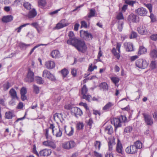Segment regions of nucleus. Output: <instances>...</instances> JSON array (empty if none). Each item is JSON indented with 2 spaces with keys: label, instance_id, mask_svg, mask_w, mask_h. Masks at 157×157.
<instances>
[{
  "label": "nucleus",
  "instance_id": "nucleus-53",
  "mask_svg": "<svg viewBox=\"0 0 157 157\" xmlns=\"http://www.w3.org/2000/svg\"><path fill=\"white\" fill-rule=\"evenodd\" d=\"M95 146L96 149L99 150L101 146V143L99 141H96L95 143Z\"/></svg>",
  "mask_w": 157,
  "mask_h": 157
},
{
  "label": "nucleus",
  "instance_id": "nucleus-7",
  "mask_svg": "<svg viewBox=\"0 0 157 157\" xmlns=\"http://www.w3.org/2000/svg\"><path fill=\"white\" fill-rule=\"evenodd\" d=\"M121 44L120 43H117L116 47V49L118 51V52L116 51V50L115 48H113L112 50V52L115 56L117 59H119L120 57L119 53L120 52V48L121 47Z\"/></svg>",
  "mask_w": 157,
  "mask_h": 157
},
{
  "label": "nucleus",
  "instance_id": "nucleus-54",
  "mask_svg": "<svg viewBox=\"0 0 157 157\" xmlns=\"http://www.w3.org/2000/svg\"><path fill=\"white\" fill-rule=\"evenodd\" d=\"M45 136L47 139H51V137L49 135V129L48 128H46L45 129Z\"/></svg>",
  "mask_w": 157,
  "mask_h": 157
},
{
  "label": "nucleus",
  "instance_id": "nucleus-12",
  "mask_svg": "<svg viewBox=\"0 0 157 157\" xmlns=\"http://www.w3.org/2000/svg\"><path fill=\"white\" fill-rule=\"evenodd\" d=\"M111 123L113 124L115 129H116L117 128L121 126L122 121L119 118H114L111 120Z\"/></svg>",
  "mask_w": 157,
  "mask_h": 157
},
{
  "label": "nucleus",
  "instance_id": "nucleus-16",
  "mask_svg": "<svg viewBox=\"0 0 157 157\" xmlns=\"http://www.w3.org/2000/svg\"><path fill=\"white\" fill-rule=\"evenodd\" d=\"M128 21L129 22H137L139 21L138 17L136 15L134 14H131L128 17Z\"/></svg>",
  "mask_w": 157,
  "mask_h": 157
},
{
  "label": "nucleus",
  "instance_id": "nucleus-20",
  "mask_svg": "<svg viewBox=\"0 0 157 157\" xmlns=\"http://www.w3.org/2000/svg\"><path fill=\"white\" fill-rule=\"evenodd\" d=\"M21 94V99L22 101H24L26 99L27 97L25 95V94L27 93V90L26 88L25 87H22L20 91Z\"/></svg>",
  "mask_w": 157,
  "mask_h": 157
},
{
  "label": "nucleus",
  "instance_id": "nucleus-41",
  "mask_svg": "<svg viewBox=\"0 0 157 157\" xmlns=\"http://www.w3.org/2000/svg\"><path fill=\"white\" fill-rule=\"evenodd\" d=\"M67 25L66 21H65L64 20H62L59 23V29L62 28Z\"/></svg>",
  "mask_w": 157,
  "mask_h": 157
},
{
  "label": "nucleus",
  "instance_id": "nucleus-8",
  "mask_svg": "<svg viewBox=\"0 0 157 157\" xmlns=\"http://www.w3.org/2000/svg\"><path fill=\"white\" fill-rule=\"evenodd\" d=\"M29 25H31L36 28V29H37L38 27H39V25L37 22H34L31 24L29 23H27L21 25L20 26L16 29L15 30H17V32L19 33L21 31V29L22 28Z\"/></svg>",
  "mask_w": 157,
  "mask_h": 157
},
{
  "label": "nucleus",
  "instance_id": "nucleus-59",
  "mask_svg": "<svg viewBox=\"0 0 157 157\" xmlns=\"http://www.w3.org/2000/svg\"><path fill=\"white\" fill-rule=\"evenodd\" d=\"M105 157H113V156L112 152H109L106 153Z\"/></svg>",
  "mask_w": 157,
  "mask_h": 157
},
{
  "label": "nucleus",
  "instance_id": "nucleus-45",
  "mask_svg": "<svg viewBox=\"0 0 157 157\" xmlns=\"http://www.w3.org/2000/svg\"><path fill=\"white\" fill-rule=\"evenodd\" d=\"M4 90H8L11 86V85L8 82H7L3 86Z\"/></svg>",
  "mask_w": 157,
  "mask_h": 157
},
{
  "label": "nucleus",
  "instance_id": "nucleus-44",
  "mask_svg": "<svg viewBox=\"0 0 157 157\" xmlns=\"http://www.w3.org/2000/svg\"><path fill=\"white\" fill-rule=\"evenodd\" d=\"M50 128L52 129V132L54 135L56 137L59 136V133L57 132H55V130L54 129V126L53 124H51Z\"/></svg>",
  "mask_w": 157,
  "mask_h": 157
},
{
  "label": "nucleus",
  "instance_id": "nucleus-30",
  "mask_svg": "<svg viewBox=\"0 0 157 157\" xmlns=\"http://www.w3.org/2000/svg\"><path fill=\"white\" fill-rule=\"evenodd\" d=\"M51 56L53 58H58L59 55V51L58 50H55L52 51L51 53Z\"/></svg>",
  "mask_w": 157,
  "mask_h": 157
},
{
  "label": "nucleus",
  "instance_id": "nucleus-40",
  "mask_svg": "<svg viewBox=\"0 0 157 157\" xmlns=\"http://www.w3.org/2000/svg\"><path fill=\"white\" fill-rule=\"evenodd\" d=\"M23 6L27 10H30L31 9V4L28 2H25Z\"/></svg>",
  "mask_w": 157,
  "mask_h": 157
},
{
  "label": "nucleus",
  "instance_id": "nucleus-64",
  "mask_svg": "<svg viewBox=\"0 0 157 157\" xmlns=\"http://www.w3.org/2000/svg\"><path fill=\"white\" fill-rule=\"evenodd\" d=\"M94 155L96 157H103V155L99 153L96 151H94Z\"/></svg>",
  "mask_w": 157,
  "mask_h": 157
},
{
  "label": "nucleus",
  "instance_id": "nucleus-62",
  "mask_svg": "<svg viewBox=\"0 0 157 157\" xmlns=\"http://www.w3.org/2000/svg\"><path fill=\"white\" fill-rule=\"evenodd\" d=\"M150 17L151 20V21L152 22H154L156 21V18L155 17L154 15L151 13Z\"/></svg>",
  "mask_w": 157,
  "mask_h": 157
},
{
  "label": "nucleus",
  "instance_id": "nucleus-37",
  "mask_svg": "<svg viewBox=\"0 0 157 157\" xmlns=\"http://www.w3.org/2000/svg\"><path fill=\"white\" fill-rule=\"evenodd\" d=\"M48 44H37V45L35 46L33 48L32 50H31L30 52L29 55H31L32 53L34 52L35 49L38 48V47L41 46H46L48 45Z\"/></svg>",
  "mask_w": 157,
  "mask_h": 157
},
{
  "label": "nucleus",
  "instance_id": "nucleus-43",
  "mask_svg": "<svg viewBox=\"0 0 157 157\" xmlns=\"http://www.w3.org/2000/svg\"><path fill=\"white\" fill-rule=\"evenodd\" d=\"M132 130V128L130 126L126 127L124 129V132L125 133H130Z\"/></svg>",
  "mask_w": 157,
  "mask_h": 157
},
{
  "label": "nucleus",
  "instance_id": "nucleus-5",
  "mask_svg": "<svg viewBox=\"0 0 157 157\" xmlns=\"http://www.w3.org/2000/svg\"><path fill=\"white\" fill-rule=\"evenodd\" d=\"M75 145V143L73 141H70L63 143L62 146L63 148L66 149H69L74 147Z\"/></svg>",
  "mask_w": 157,
  "mask_h": 157
},
{
  "label": "nucleus",
  "instance_id": "nucleus-31",
  "mask_svg": "<svg viewBox=\"0 0 157 157\" xmlns=\"http://www.w3.org/2000/svg\"><path fill=\"white\" fill-rule=\"evenodd\" d=\"M105 131L109 134H111L113 132V128L111 125H109L105 127Z\"/></svg>",
  "mask_w": 157,
  "mask_h": 157
},
{
  "label": "nucleus",
  "instance_id": "nucleus-14",
  "mask_svg": "<svg viewBox=\"0 0 157 157\" xmlns=\"http://www.w3.org/2000/svg\"><path fill=\"white\" fill-rule=\"evenodd\" d=\"M126 152L128 154H134L136 153L137 150L135 145H131L130 147H127L125 149Z\"/></svg>",
  "mask_w": 157,
  "mask_h": 157
},
{
  "label": "nucleus",
  "instance_id": "nucleus-52",
  "mask_svg": "<svg viewBox=\"0 0 157 157\" xmlns=\"http://www.w3.org/2000/svg\"><path fill=\"white\" fill-rule=\"evenodd\" d=\"M33 152L35 154H36L37 156H39V154L37 151L36 150V147L35 144L33 145Z\"/></svg>",
  "mask_w": 157,
  "mask_h": 157
},
{
  "label": "nucleus",
  "instance_id": "nucleus-58",
  "mask_svg": "<svg viewBox=\"0 0 157 157\" xmlns=\"http://www.w3.org/2000/svg\"><path fill=\"white\" fill-rule=\"evenodd\" d=\"M145 6L147 8H148L150 12L151 13L152 11V6L151 4H145Z\"/></svg>",
  "mask_w": 157,
  "mask_h": 157
},
{
  "label": "nucleus",
  "instance_id": "nucleus-2",
  "mask_svg": "<svg viewBox=\"0 0 157 157\" xmlns=\"http://www.w3.org/2000/svg\"><path fill=\"white\" fill-rule=\"evenodd\" d=\"M148 64V62L146 60L143 59H139L136 62V66L141 69H145L146 68Z\"/></svg>",
  "mask_w": 157,
  "mask_h": 157
},
{
  "label": "nucleus",
  "instance_id": "nucleus-22",
  "mask_svg": "<svg viewBox=\"0 0 157 157\" xmlns=\"http://www.w3.org/2000/svg\"><path fill=\"white\" fill-rule=\"evenodd\" d=\"M43 144L46 146H48L53 148H55L56 147V145L54 143L50 140L44 142Z\"/></svg>",
  "mask_w": 157,
  "mask_h": 157
},
{
  "label": "nucleus",
  "instance_id": "nucleus-29",
  "mask_svg": "<svg viewBox=\"0 0 157 157\" xmlns=\"http://www.w3.org/2000/svg\"><path fill=\"white\" fill-rule=\"evenodd\" d=\"M114 105L113 103L109 102L103 107V110L105 111H108L110 108L113 106Z\"/></svg>",
  "mask_w": 157,
  "mask_h": 157
},
{
  "label": "nucleus",
  "instance_id": "nucleus-39",
  "mask_svg": "<svg viewBox=\"0 0 157 157\" xmlns=\"http://www.w3.org/2000/svg\"><path fill=\"white\" fill-rule=\"evenodd\" d=\"M95 13V10L94 9H91L90 10V13L88 14V17L90 18L94 16Z\"/></svg>",
  "mask_w": 157,
  "mask_h": 157
},
{
  "label": "nucleus",
  "instance_id": "nucleus-3",
  "mask_svg": "<svg viewBox=\"0 0 157 157\" xmlns=\"http://www.w3.org/2000/svg\"><path fill=\"white\" fill-rule=\"evenodd\" d=\"M80 33L81 37L83 39L86 40H90L93 38L91 34L88 33L87 31L82 30L80 31Z\"/></svg>",
  "mask_w": 157,
  "mask_h": 157
},
{
  "label": "nucleus",
  "instance_id": "nucleus-36",
  "mask_svg": "<svg viewBox=\"0 0 157 157\" xmlns=\"http://www.w3.org/2000/svg\"><path fill=\"white\" fill-rule=\"evenodd\" d=\"M151 56L154 58L157 57V50L156 49H153L151 52Z\"/></svg>",
  "mask_w": 157,
  "mask_h": 157
},
{
  "label": "nucleus",
  "instance_id": "nucleus-13",
  "mask_svg": "<svg viewBox=\"0 0 157 157\" xmlns=\"http://www.w3.org/2000/svg\"><path fill=\"white\" fill-rule=\"evenodd\" d=\"M135 12L138 15L141 16H145L147 12V10L143 7L138 8L136 10Z\"/></svg>",
  "mask_w": 157,
  "mask_h": 157
},
{
  "label": "nucleus",
  "instance_id": "nucleus-10",
  "mask_svg": "<svg viewBox=\"0 0 157 157\" xmlns=\"http://www.w3.org/2000/svg\"><path fill=\"white\" fill-rule=\"evenodd\" d=\"M34 73L31 71L30 69H28L27 78L25 80L26 82H32L34 80Z\"/></svg>",
  "mask_w": 157,
  "mask_h": 157
},
{
  "label": "nucleus",
  "instance_id": "nucleus-24",
  "mask_svg": "<svg viewBox=\"0 0 157 157\" xmlns=\"http://www.w3.org/2000/svg\"><path fill=\"white\" fill-rule=\"evenodd\" d=\"M137 30L139 33L141 34H146L147 33L146 28L143 26H140L137 28Z\"/></svg>",
  "mask_w": 157,
  "mask_h": 157
},
{
  "label": "nucleus",
  "instance_id": "nucleus-55",
  "mask_svg": "<svg viewBox=\"0 0 157 157\" xmlns=\"http://www.w3.org/2000/svg\"><path fill=\"white\" fill-rule=\"evenodd\" d=\"M119 119H120L121 121H122V123L123 122H125L127 121V118L126 117L124 116L121 115L119 118Z\"/></svg>",
  "mask_w": 157,
  "mask_h": 157
},
{
  "label": "nucleus",
  "instance_id": "nucleus-47",
  "mask_svg": "<svg viewBox=\"0 0 157 157\" xmlns=\"http://www.w3.org/2000/svg\"><path fill=\"white\" fill-rule=\"evenodd\" d=\"M111 80L115 84V85H116V84L119 82L120 79L118 77H112L111 78Z\"/></svg>",
  "mask_w": 157,
  "mask_h": 157
},
{
  "label": "nucleus",
  "instance_id": "nucleus-33",
  "mask_svg": "<svg viewBox=\"0 0 157 157\" xmlns=\"http://www.w3.org/2000/svg\"><path fill=\"white\" fill-rule=\"evenodd\" d=\"M133 145H135V147L137 150L138 149H140L142 147V144L139 141H137L134 142Z\"/></svg>",
  "mask_w": 157,
  "mask_h": 157
},
{
  "label": "nucleus",
  "instance_id": "nucleus-48",
  "mask_svg": "<svg viewBox=\"0 0 157 157\" xmlns=\"http://www.w3.org/2000/svg\"><path fill=\"white\" fill-rule=\"evenodd\" d=\"M36 80L37 82L39 84H42L43 83L44 81L42 78L41 77H38L36 78Z\"/></svg>",
  "mask_w": 157,
  "mask_h": 157
},
{
  "label": "nucleus",
  "instance_id": "nucleus-50",
  "mask_svg": "<svg viewBox=\"0 0 157 157\" xmlns=\"http://www.w3.org/2000/svg\"><path fill=\"white\" fill-rule=\"evenodd\" d=\"M137 36V34L136 32L132 31L130 36V39L134 38H136Z\"/></svg>",
  "mask_w": 157,
  "mask_h": 157
},
{
  "label": "nucleus",
  "instance_id": "nucleus-56",
  "mask_svg": "<svg viewBox=\"0 0 157 157\" xmlns=\"http://www.w3.org/2000/svg\"><path fill=\"white\" fill-rule=\"evenodd\" d=\"M72 75L73 77H76L77 75V71L75 68H74L71 69V72Z\"/></svg>",
  "mask_w": 157,
  "mask_h": 157
},
{
  "label": "nucleus",
  "instance_id": "nucleus-6",
  "mask_svg": "<svg viewBox=\"0 0 157 157\" xmlns=\"http://www.w3.org/2000/svg\"><path fill=\"white\" fill-rule=\"evenodd\" d=\"M42 76L43 77L48 78L52 81H54L55 80V78L53 75L47 70L43 71Z\"/></svg>",
  "mask_w": 157,
  "mask_h": 157
},
{
  "label": "nucleus",
  "instance_id": "nucleus-32",
  "mask_svg": "<svg viewBox=\"0 0 157 157\" xmlns=\"http://www.w3.org/2000/svg\"><path fill=\"white\" fill-rule=\"evenodd\" d=\"M100 87L101 89L103 90H107L108 89V87L107 84L105 82H103L100 84Z\"/></svg>",
  "mask_w": 157,
  "mask_h": 157
},
{
  "label": "nucleus",
  "instance_id": "nucleus-27",
  "mask_svg": "<svg viewBox=\"0 0 157 157\" xmlns=\"http://www.w3.org/2000/svg\"><path fill=\"white\" fill-rule=\"evenodd\" d=\"M37 15V12L34 9L30 11L28 14V17L29 18H32L35 17Z\"/></svg>",
  "mask_w": 157,
  "mask_h": 157
},
{
  "label": "nucleus",
  "instance_id": "nucleus-35",
  "mask_svg": "<svg viewBox=\"0 0 157 157\" xmlns=\"http://www.w3.org/2000/svg\"><path fill=\"white\" fill-rule=\"evenodd\" d=\"M32 45V44H26L23 43H20L19 44V47L23 49H25L26 48Z\"/></svg>",
  "mask_w": 157,
  "mask_h": 157
},
{
  "label": "nucleus",
  "instance_id": "nucleus-46",
  "mask_svg": "<svg viewBox=\"0 0 157 157\" xmlns=\"http://www.w3.org/2000/svg\"><path fill=\"white\" fill-rule=\"evenodd\" d=\"M33 89L34 92L36 94H38L40 92V89L39 87L37 86L34 85L33 86Z\"/></svg>",
  "mask_w": 157,
  "mask_h": 157
},
{
  "label": "nucleus",
  "instance_id": "nucleus-63",
  "mask_svg": "<svg viewBox=\"0 0 157 157\" xmlns=\"http://www.w3.org/2000/svg\"><path fill=\"white\" fill-rule=\"evenodd\" d=\"M81 27L86 28L87 25L86 22L84 21H82L81 22Z\"/></svg>",
  "mask_w": 157,
  "mask_h": 157
},
{
  "label": "nucleus",
  "instance_id": "nucleus-28",
  "mask_svg": "<svg viewBox=\"0 0 157 157\" xmlns=\"http://www.w3.org/2000/svg\"><path fill=\"white\" fill-rule=\"evenodd\" d=\"M61 73L63 76V79H64L65 78L64 80L67 81V79L66 78L69 73V71L66 68H64L61 71Z\"/></svg>",
  "mask_w": 157,
  "mask_h": 157
},
{
  "label": "nucleus",
  "instance_id": "nucleus-26",
  "mask_svg": "<svg viewBox=\"0 0 157 157\" xmlns=\"http://www.w3.org/2000/svg\"><path fill=\"white\" fill-rule=\"evenodd\" d=\"M13 19V17L12 15H8L3 17L2 21L5 22H8L12 21Z\"/></svg>",
  "mask_w": 157,
  "mask_h": 157
},
{
  "label": "nucleus",
  "instance_id": "nucleus-18",
  "mask_svg": "<svg viewBox=\"0 0 157 157\" xmlns=\"http://www.w3.org/2000/svg\"><path fill=\"white\" fill-rule=\"evenodd\" d=\"M124 46L127 51L130 52L133 50V45L131 43L125 42L124 44Z\"/></svg>",
  "mask_w": 157,
  "mask_h": 157
},
{
  "label": "nucleus",
  "instance_id": "nucleus-15",
  "mask_svg": "<svg viewBox=\"0 0 157 157\" xmlns=\"http://www.w3.org/2000/svg\"><path fill=\"white\" fill-rule=\"evenodd\" d=\"M71 112L76 117H78V116H81L82 114V110L79 108L76 107L72 108Z\"/></svg>",
  "mask_w": 157,
  "mask_h": 157
},
{
  "label": "nucleus",
  "instance_id": "nucleus-1",
  "mask_svg": "<svg viewBox=\"0 0 157 157\" xmlns=\"http://www.w3.org/2000/svg\"><path fill=\"white\" fill-rule=\"evenodd\" d=\"M68 36L69 39L67 41L68 44L75 46L79 51L84 52L85 51L86 47L84 41L76 39L73 32H70Z\"/></svg>",
  "mask_w": 157,
  "mask_h": 157
},
{
  "label": "nucleus",
  "instance_id": "nucleus-61",
  "mask_svg": "<svg viewBox=\"0 0 157 157\" xmlns=\"http://www.w3.org/2000/svg\"><path fill=\"white\" fill-rule=\"evenodd\" d=\"M73 105L71 104H68L65 105L64 106V108L65 109H71V108H73Z\"/></svg>",
  "mask_w": 157,
  "mask_h": 157
},
{
  "label": "nucleus",
  "instance_id": "nucleus-23",
  "mask_svg": "<svg viewBox=\"0 0 157 157\" xmlns=\"http://www.w3.org/2000/svg\"><path fill=\"white\" fill-rule=\"evenodd\" d=\"M9 93L12 99H16L18 100V98L17 96V92L13 89H11L9 91Z\"/></svg>",
  "mask_w": 157,
  "mask_h": 157
},
{
  "label": "nucleus",
  "instance_id": "nucleus-34",
  "mask_svg": "<svg viewBox=\"0 0 157 157\" xmlns=\"http://www.w3.org/2000/svg\"><path fill=\"white\" fill-rule=\"evenodd\" d=\"M147 49L143 46H140L139 49L138 54L140 55L144 54L146 52Z\"/></svg>",
  "mask_w": 157,
  "mask_h": 157
},
{
  "label": "nucleus",
  "instance_id": "nucleus-60",
  "mask_svg": "<svg viewBox=\"0 0 157 157\" xmlns=\"http://www.w3.org/2000/svg\"><path fill=\"white\" fill-rule=\"evenodd\" d=\"M151 39L154 41L157 40V34H153L150 36Z\"/></svg>",
  "mask_w": 157,
  "mask_h": 157
},
{
  "label": "nucleus",
  "instance_id": "nucleus-57",
  "mask_svg": "<svg viewBox=\"0 0 157 157\" xmlns=\"http://www.w3.org/2000/svg\"><path fill=\"white\" fill-rule=\"evenodd\" d=\"M117 18L118 20L123 19H124V17L122 13H120L117 15Z\"/></svg>",
  "mask_w": 157,
  "mask_h": 157
},
{
  "label": "nucleus",
  "instance_id": "nucleus-4",
  "mask_svg": "<svg viewBox=\"0 0 157 157\" xmlns=\"http://www.w3.org/2000/svg\"><path fill=\"white\" fill-rule=\"evenodd\" d=\"M87 91L88 89L87 88L86 85H84L81 90L82 94V98H83L86 99L88 101H90L91 97L90 95H86Z\"/></svg>",
  "mask_w": 157,
  "mask_h": 157
},
{
  "label": "nucleus",
  "instance_id": "nucleus-42",
  "mask_svg": "<svg viewBox=\"0 0 157 157\" xmlns=\"http://www.w3.org/2000/svg\"><path fill=\"white\" fill-rule=\"evenodd\" d=\"M6 118L8 119H11L13 116L12 113L10 112H6L5 114Z\"/></svg>",
  "mask_w": 157,
  "mask_h": 157
},
{
  "label": "nucleus",
  "instance_id": "nucleus-11",
  "mask_svg": "<svg viewBox=\"0 0 157 157\" xmlns=\"http://www.w3.org/2000/svg\"><path fill=\"white\" fill-rule=\"evenodd\" d=\"M143 115L144 116L145 122L147 124L149 125H152L153 122V119L149 115L145 113H143Z\"/></svg>",
  "mask_w": 157,
  "mask_h": 157
},
{
  "label": "nucleus",
  "instance_id": "nucleus-25",
  "mask_svg": "<svg viewBox=\"0 0 157 157\" xmlns=\"http://www.w3.org/2000/svg\"><path fill=\"white\" fill-rule=\"evenodd\" d=\"M115 144L114 140L109 139L108 142V150L111 152L113 149V146Z\"/></svg>",
  "mask_w": 157,
  "mask_h": 157
},
{
  "label": "nucleus",
  "instance_id": "nucleus-17",
  "mask_svg": "<svg viewBox=\"0 0 157 157\" xmlns=\"http://www.w3.org/2000/svg\"><path fill=\"white\" fill-rule=\"evenodd\" d=\"M64 129L65 132L68 136H71L73 135L74 132V129L72 127H68L66 129V126L65 125L64 126Z\"/></svg>",
  "mask_w": 157,
  "mask_h": 157
},
{
  "label": "nucleus",
  "instance_id": "nucleus-38",
  "mask_svg": "<svg viewBox=\"0 0 157 157\" xmlns=\"http://www.w3.org/2000/svg\"><path fill=\"white\" fill-rule=\"evenodd\" d=\"M38 4L39 7H44L46 4L45 0H39L38 1Z\"/></svg>",
  "mask_w": 157,
  "mask_h": 157
},
{
  "label": "nucleus",
  "instance_id": "nucleus-9",
  "mask_svg": "<svg viewBox=\"0 0 157 157\" xmlns=\"http://www.w3.org/2000/svg\"><path fill=\"white\" fill-rule=\"evenodd\" d=\"M116 151L121 155L124 154V150L122 145L119 139H118L116 148Z\"/></svg>",
  "mask_w": 157,
  "mask_h": 157
},
{
  "label": "nucleus",
  "instance_id": "nucleus-19",
  "mask_svg": "<svg viewBox=\"0 0 157 157\" xmlns=\"http://www.w3.org/2000/svg\"><path fill=\"white\" fill-rule=\"evenodd\" d=\"M45 65L46 68L48 69H51L55 66V64L53 61H48L46 62Z\"/></svg>",
  "mask_w": 157,
  "mask_h": 157
},
{
  "label": "nucleus",
  "instance_id": "nucleus-21",
  "mask_svg": "<svg viewBox=\"0 0 157 157\" xmlns=\"http://www.w3.org/2000/svg\"><path fill=\"white\" fill-rule=\"evenodd\" d=\"M51 153V150L46 149H44L40 151V154L41 156H45L50 155Z\"/></svg>",
  "mask_w": 157,
  "mask_h": 157
},
{
  "label": "nucleus",
  "instance_id": "nucleus-49",
  "mask_svg": "<svg viewBox=\"0 0 157 157\" xmlns=\"http://www.w3.org/2000/svg\"><path fill=\"white\" fill-rule=\"evenodd\" d=\"M84 126L83 123L79 122L77 124L76 128L77 129L80 130L82 129Z\"/></svg>",
  "mask_w": 157,
  "mask_h": 157
},
{
  "label": "nucleus",
  "instance_id": "nucleus-51",
  "mask_svg": "<svg viewBox=\"0 0 157 157\" xmlns=\"http://www.w3.org/2000/svg\"><path fill=\"white\" fill-rule=\"evenodd\" d=\"M150 66L152 69L156 68L157 65L155 61H152L150 64Z\"/></svg>",
  "mask_w": 157,
  "mask_h": 157
}]
</instances>
